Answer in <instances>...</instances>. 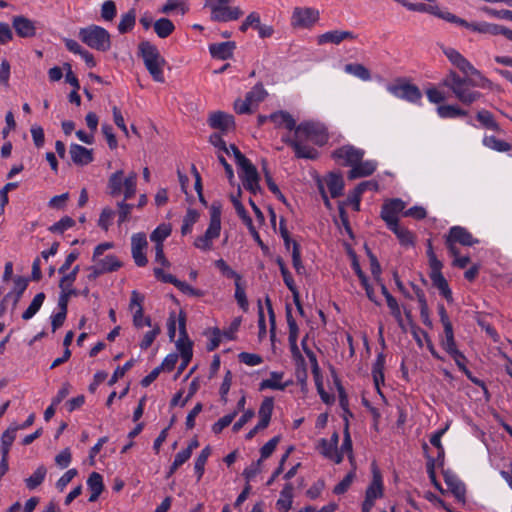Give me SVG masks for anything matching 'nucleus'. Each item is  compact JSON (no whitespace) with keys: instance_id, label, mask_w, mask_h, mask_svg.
<instances>
[{"instance_id":"obj_1","label":"nucleus","mask_w":512,"mask_h":512,"mask_svg":"<svg viewBox=\"0 0 512 512\" xmlns=\"http://www.w3.org/2000/svg\"><path fill=\"white\" fill-rule=\"evenodd\" d=\"M442 85L450 89L454 97L463 105L470 106L482 97V93L474 90L475 82L468 75L460 76L451 70L442 80Z\"/></svg>"},{"instance_id":"obj_2","label":"nucleus","mask_w":512,"mask_h":512,"mask_svg":"<svg viewBox=\"0 0 512 512\" xmlns=\"http://www.w3.org/2000/svg\"><path fill=\"white\" fill-rule=\"evenodd\" d=\"M139 56L143 59L144 65L153 80L164 82L163 66L165 59L161 56L156 45L149 41H142L138 45Z\"/></svg>"},{"instance_id":"obj_3","label":"nucleus","mask_w":512,"mask_h":512,"mask_svg":"<svg viewBox=\"0 0 512 512\" xmlns=\"http://www.w3.org/2000/svg\"><path fill=\"white\" fill-rule=\"evenodd\" d=\"M81 41L92 49L106 52L111 48V37L109 32L98 25H89L79 31Z\"/></svg>"},{"instance_id":"obj_4","label":"nucleus","mask_w":512,"mask_h":512,"mask_svg":"<svg viewBox=\"0 0 512 512\" xmlns=\"http://www.w3.org/2000/svg\"><path fill=\"white\" fill-rule=\"evenodd\" d=\"M295 135L301 137V139L312 141L317 145H323L328 138L323 126L310 121L298 124Z\"/></svg>"},{"instance_id":"obj_5","label":"nucleus","mask_w":512,"mask_h":512,"mask_svg":"<svg viewBox=\"0 0 512 512\" xmlns=\"http://www.w3.org/2000/svg\"><path fill=\"white\" fill-rule=\"evenodd\" d=\"M365 151L351 144L343 145L332 152V158L339 162L342 166L356 165L363 160Z\"/></svg>"},{"instance_id":"obj_6","label":"nucleus","mask_w":512,"mask_h":512,"mask_svg":"<svg viewBox=\"0 0 512 512\" xmlns=\"http://www.w3.org/2000/svg\"><path fill=\"white\" fill-rule=\"evenodd\" d=\"M206 6L211 10V20L216 22L234 21L243 15V11L239 7L219 4L215 0H207Z\"/></svg>"},{"instance_id":"obj_7","label":"nucleus","mask_w":512,"mask_h":512,"mask_svg":"<svg viewBox=\"0 0 512 512\" xmlns=\"http://www.w3.org/2000/svg\"><path fill=\"white\" fill-rule=\"evenodd\" d=\"M319 11L312 7H295L291 16L294 28H311L319 20Z\"/></svg>"},{"instance_id":"obj_8","label":"nucleus","mask_w":512,"mask_h":512,"mask_svg":"<svg viewBox=\"0 0 512 512\" xmlns=\"http://www.w3.org/2000/svg\"><path fill=\"white\" fill-rule=\"evenodd\" d=\"M143 301L144 296L140 294L138 291L133 290L131 292V298H130V304L129 309L133 312V325L136 328H142L143 326H152V320L149 316L144 317V310H143Z\"/></svg>"},{"instance_id":"obj_9","label":"nucleus","mask_w":512,"mask_h":512,"mask_svg":"<svg viewBox=\"0 0 512 512\" xmlns=\"http://www.w3.org/2000/svg\"><path fill=\"white\" fill-rule=\"evenodd\" d=\"M406 203L400 198H393L386 202L381 207V218L386 223L387 227L395 226L398 224V214L403 212Z\"/></svg>"},{"instance_id":"obj_10","label":"nucleus","mask_w":512,"mask_h":512,"mask_svg":"<svg viewBox=\"0 0 512 512\" xmlns=\"http://www.w3.org/2000/svg\"><path fill=\"white\" fill-rule=\"evenodd\" d=\"M241 195V190L239 189L238 190V195L237 196H231V201L233 203V206L236 210V213L237 215L241 218V220L243 221V223L246 225V227L248 228L251 236L253 237V239L257 242V244L262 248H267L265 246V244L263 243V241L261 240V237L259 235V233L257 232L254 224H253V221H252V218L249 216L248 212L246 211L245 207L243 206V204L241 203V201L238 199V197Z\"/></svg>"},{"instance_id":"obj_11","label":"nucleus","mask_w":512,"mask_h":512,"mask_svg":"<svg viewBox=\"0 0 512 512\" xmlns=\"http://www.w3.org/2000/svg\"><path fill=\"white\" fill-rule=\"evenodd\" d=\"M147 239L144 233H136L131 237V253L135 264L144 267L148 263L144 249L147 247Z\"/></svg>"},{"instance_id":"obj_12","label":"nucleus","mask_w":512,"mask_h":512,"mask_svg":"<svg viewBox=\"0 0 512 512\" xmlns=\"http://www.w3.org/2000/svg\"><path fill=\"white\" fill-rule=\"evenodd\" d=\"M389 91L394 96L407 100L411 103H418L422 98L420 89L416 85L410 83L390 86Z\"/></svg>"},{"instance_id":"obj_13","label":"nucleus","mask_w":512,"mask_h":512,"mask_svg":"<svg viewBox=\"0 0 512 512\" xmlns=\"http://www.w3.org/2000/svg\"><path fill=\"white\" fill-rule=\"evenodd\" d=\"M208 124L211 128L218 129L223 133H227L235 129L234 116L222 111L211 113L208 119Z\"/></svg>"},{"instance_id":"obj_14","label":"nucleus","mask_w":512,"mask_h":512,"mask_svg":"<svg viewBox=\"0 0 512 512\" xmlns=\"http://www.w3.org/2000/svg\"><path fill=\"white\" fill-rule=\"evenodd\" d=\"M221 232V207L213 204L210 208V222L203 234L210 244L219 238Z\"/></svg>"},{"instance_id":"obj_15","label":"nucleus","mask_w":512,"mask_h":512,"mask_svg":"<svg viewBox=\"0 0 512 512\" xmlns=\"http://www.w3.org/2000/svg\"><path fill=\"white\" fill-rule=\"evenodd\" d=\"M443 52L449 61L465 75L478 73L474 66L454 48H445Z\"/></svg>"},{"instance_id":"obj_16","label":"nucleus","mask_w":512,"mask_h":512,"mask_svg":"<svg viewBox=\"0 0 512 512\" xmlns=\"http://www.w3.org/2000/svg\"><path fill=\"white\" fill-rule=\"evenodd\" d=\"M383 479L380 471L375 464L372 465V481L365 492V499L375 502L376 499L383 496Z\"/></svg>"},{"instance_id":"obj_17","label":"nucleus","mask_w":512,"mask_h":512,"mask_svg":"<svg viewBox=\"0 0 512 512\" xmlns=\"http://www.w3.org/2000/svg\"><path fill=\"white\" fill-rule=\"evenodd\" d=\"M12 26L16 34L21 38H31L36 34L34 22L25 16H14L12 18Z\"/></svg>"},{"instance_id":"obj_18","label":"nucleus","mask_w":512,"mask_h":512,"mask_svg":"<svg viewBox=\"0 0 512 512\" xmlns=\"http://www.w3.org/2000/svg\"><path fill=\"white\" fill-rule=\"evenodd\" d=\"M356 35L352 31L331 30L317 37V43L323 45L326 43L340 44L344 40H354Z\"/></svg>"},{"instance_id":"obj_19","label":"nucleus","mask_w":512,"mask_h":512,"mask_svg":"<svg viewBox=\"0 0 512 512\" xmlns=\"http://www.w3.org/2000/svg\"><path fill=\"white\" fill-rule=\"evenodd\" d=\"M449 241H454L463 246H473L479 243V240L474 238L473 235L464 227L453 226L449 229L448 234Z\"/></svg>"},{"instance_id":"obj_20","label":"nucleus","mask_w":512,"mask_h":512,"mask_svg":"<svg viewBox=\"0 0 512 512\" xmlns=\"http://www.w3.org/2000/svg\"><path fill=\"white\" fill-rule=\"evenodd\" d=\"M235 49L236 43L234 41L213 43L209 45V52L211 56L219 60H228L232 58Z\"/></svg>"},{"instance_id":"obj_21","label":"nucleus","mask_w":512,"mask_h":512,"mask_svg":"<svg viewBox=\"0 0 512 512\" xmlns=\"http://www.w3.org/2000/svg\"><path fill=\"white\" fill-rule=\"evenodd\" d=\"M72 161L76 165H87L93 161V151L79 144H71L69 150Z\"/></svg>"},{"instance_id":"obj_22","label":"nucleus","mask_w":512,"mask_h":512,"mask_svg":"<svg viewBox=\"0 0 512 512\" xmlns=\"http://www.w3.org/2000/svg\"><path fill=\"white\" fill-rule=\"evenodd\" d=\"M443 476L448 489L455 496V498L458 501L464 502L466 495V487L464 483L456 475L449 472H444Z\"/></svg>"},{"instance_id":"obj_23","label":"nucleus","mask_w":512,"mask_h":512,"mask_svg":"<svg viewBox=\"0 0 512 512\" xmlns=\"http://www.w3.org/2000/svg\"><path fill=\"white\" fill-rule=\"evenodd\" d=\"M377 168V162L374 160L360 161L353 165L348 172V179L354 180L361 177H368L372 175Z\"/></svg>"},{"instance_id":"obj_24","label":"nucleus","mask_w":512,"mask_h":512,"mask_svg":"<svg viewBox=\"0 0 512 512\" xmlns=\"http://www.w3.org/2000/svg\"><path fill=\"white\" fill-rule=\"evenodd\" d=\"M414 12L428 13L449 23L451 22V16L453 15V13L448 10L441 9L436 2L430 4L415 3Z\"/></svg>"},{"instance_id":"obj_25","label":"nucleus","mask_w":512,"mask_h":512,"mask_svg":"<svg viewBox=\"0 0 512 512\" xmlns=\"http://www.w3.org/2000/svg\"><path fill=\"white\" fill-rule=\"evenodd\" d=\"M269 121L273 122L275 127H285L289 131H295L297 124L293 116L283 110L276 111L269 115Z\"/></svg>"},{"instance_id":"obj_26","label":"nucleus","mask_w":512,"mask_h":512,"mask_svg":"<svg viewBox=\"0 0 512 512\" xmlns=\"http://www.w3.org/2000/svg\"><path fill=\"white\" fill-rule=\"evenodd\" d=\"M88 489L91 495L88 499L89 502H95L104 490L103 477L98 472H92L87 479Z\"/></svg>"},{"instance_id":"obj_27","label":"nucleus","mask_w":512,"mask_h":512,"mask_svg":"<svg viewBox=\"0 0 512 512\" xmlns=\"http://www.w3.org/2000/svg\"><path fill=\"white\" fill-rule=\"evenodd\" d=\"M384 367H385V355L383 353H379L376 357L375 362L372 366V377L376 387L377 392L381 397H384L381 390L380 385L384 383Z\"/></svg>"},{"instance_id":"obj_28","label":"nucleus","mask_w":512,"mask_h":512,"mask_svg":"<svg viewBox=\"0 0 512 512\" xmlns=\"http://www.w3.org/2000/svg\"><path fill=\"white\" fill-rule=\"evenodd\" d=\"M437 113L440 118L443 119H455L460 117H467L469 112L460 108L458 105H439L437 107Z\"/></svg>"},{"instance_id":"obj_29","label":"nucleus","mask_w":512,"mask_h":512,"mask_svg":"<svg viewBox=\"0 0 512 512\" xmlns=\"http://www.w3.org/2000/svg\"><path fill=\"white\" fill-rule=\"evenodd\" d=\"M397 237L399 243L404 247H412L415 244L414 234L405 227L398 224L388 227Z\"/></svg>"},{"instance_id":"obj_30","label":"nucleus","mask_w":512,"mask_h":512,"mask_svg":"<svg viewBox=\"0 0 512 512\" xmlns=\"http://www.w3.org/2000/svg\"><path fill=\"white\" fill-rule=\"evenodd\" d=\"M293 485L287 483L280 492V498L276 502L279 511L287 512L292 507L293 501Z\"/></svg>"},{"instance_id":"obj_31","label":"nucleus","mask_w":512,"mask_h":512,"mask_svg":"<svg viewBox=\"0 0 512 512\" xmlns=\"http://www.w3.org/2000/svg\"><path fill=\"white\" fill-rule=\"evenodd\" d=\"M326 182L332 198H337L343 194L344 180L340 173H330Z\"/></svg>"},{"instance_id":"obj_32","label":"nucleus","mask_w":512,"mask_h":512,"mask_svg":"<svg viewBox=\"0 0 512 512\" xmlns=\"http://www.w3.org/2000/svg\"><path fill=\"white\" fill-rule=\"evenodd\" d=\"M430 279L433 285L439 290L440 294L448 301H452V291L449 288L448 282L440 273H430Z\"/></svg>"},{"instance_id":"obj_33","label":"nucleus","mask_w":512,"mask_h":512,"mask_svg":"<svg viewBox=\"0 0 512 512\" xmlns=\"http://www.w3.org/2000/svg\"><path fill=\"white\" fill-rule=\"evenodd\" d=\"M104 273H110L117 271L122 267V262L115 255H106L104 258L98 257L97 260H93Z\"/></svg>"},{"instance_id":"obj_34","label":"nucleus","mask_w":512,"mask_h":512,"mask_svg":"<svg viewBox=\"0 0 512 512\" xmlns=\"http://www.w3.org/2000/svg\"><path fill=\"white\" fill-rule=\"evenodd\" d=\"M270 376V379H264L261 381L259 387L260 390L273 389L283 391L287 387V384L280 383V380L284 376L283 372L273 371L270 373Z\"/></svg>"},{"instance_id":"obj_35","label":"nucleus","mask_w":512,"mask_h":512,"mask_svg":"<svg viewBox=\"0 0 512 512\" xmlns=\"http://www.w3.org/2000/svg\"><path fill=\"white\" fill-rule=\"evenodd\" d=\"M450 23L465 27L473 32H478V33H483V34H488V30H489L488 29L489 23H487V22L470 23V22H467L465 19H462V18L456 16L455 14H453L451 16Z\"/></svg>"},{"instance_id":"obj_36","label":"nucleus","mask_w":512,"mask_h":512,"mask_svg":"<svg viewBox=\"0 0 512 512\" xmlns=\"http://www.w3.org/2000/svg\"><path fill=\"white\" fill-rule=\"evenodd\" d=\"M46 475L47 468L44 465L38 466L32 475L24 480L27 489H36L44 482Z\"/></svg>"},{"instance_id":"obj_37","label":"nucleus","mask_w":512,"mask_h":512,"mask_svg":"<svg viewBox=\"0 0 512 512\" xmlns=\"http://www.w3.org/2000/svg\"><path fill=\"white\" fill-rule=\"evenodd\" d=\"M476 118L480 122L482 127L495 132L500 131V126L495 121L494 116L490 111L486 109H481L477 112Z\"/></svg>"},{"instance_id":"obj_38","label":"nucleus","mask_w":512,"mask_h":512,"mask_svg":"<svg viewBox=\"0 0 512 512\" xmlns=\"http://www.w3.org/2000/svg\"><path fill=\"white\" fill-rule=\"evenodd\" d=\"M29 280L26 277L17 276L14 278V289L11 291L13 292L12 296V307L13 309L16 308L18 302L20 301L23 293L27 289Z\"/></svg>"},{"instance_id":"obj_39","label":"nucleus","mask_w":512,"mask_h":512,"mask_svg":"<svg viewBox=\"0 0 512 512\" xmlns=\"http://www.w3.org/2000/svg\"><path fill=\"white\" fill-rule=\"evenodd\" d=\"M154 31L159 38H167L175 30L173 22L168 18H160L153 24Z\"/></svg>"},{"instance_id":"obj_40","label":"nucleus","mask_w":512,"mask_h":512,"mask_svg":"<svg viewBox=\"0 0 512 512\" xmlns=\"http://www.w3.org/2000/svg\"><path fill=\"white\" fill-rule=\"evenodd\" d=\"M124 185L123 171L118 170L110 175L108 179V189L111 196L115 197L121 194Z\"/></svg>"},{"instance_id":"obj_41","label":"nucleus","mask_w":512,"mask_h":512,"mask_svg":"<svg viewBox=\"0 0 512 512\" xmlns=\"http://www.w3.org/2000/svg\"><path fill=\"white\" fill-rule=\"evenodd\" d=\"M45 298H46V296H45V293H43V292L36 294L34 296L33 300L31 301L30 305L28 306V308L23 312L22 319L30 320L31 318H33L36 315V313L40 310V308L42 307Z\"/></svg>"},{"instance_id":"obj_42","label":"nucleus","mask_w":512,"mask_h":512,"mask_svg":"<svg viewBox=\"0 0 512 512\" xmlns=\"http://www.w3.org/2000/svg\"><path fill=\"white\" fill-rule=\"evenodd\" d=\"M135 23H136L135 9H130L127 13H125L121 16V19H120L117 29L120 34H126L134 28Z\"/></svg>"},{"instance_id":"obj_43","label":"nucleus","mask_w":512,"mask_h":512,"mask_svg":"<svg viewBox=\"0 0 512 512\" xmlns=\"http://www.w3.org/2000/svg\"><path fill=\"white\" fill-rule=\"evenodd\" d=\"M344 71L348 74H351L363 81H368L371 79L370 71L362 64L358 63H349L344 67Z\"/></svg>"},{"instance_id":"obj_44","label":"nucleus","mask_w":512,"mask_h":512,"mask_svg":"<svg viewBox=\"0 0 512 512\" xmlns=\"http://www.w3.org/2000/svg\"><path fill=\"white\" fill-rule=\"evenodd\" d=\"M306 140H304L302 138V140L300 141V143L298 144V146L296 147V149L294 150L295 152V157L298 158V159H308V160H315L318 158L319 156V152L311 147V146H308V145H305L304 142Z\"/></svg>"},{"instance_id":"obj_45","label":"nucleus","mask_w":512,"mask_h":512,"mask_svg":"<svg viewBox=\"0 0 512 512\" xmlns=\"http://www.w3.org/2000/svg\"><path fill=\"white\" fill-rule=\"evenodd\" d=\"M200 214L197 210L189 208L183 218L181 226V234L183 236L192 232L194 224L198 221Z\"/></svg>"},{"instance_id":"obj_46","label":"nucleus","mask_w":512,"mask_h":512,"mask_svg":"<svg viewBox=\"0 0 512 512\" xmlns=\"http://www.w3.org/2000/svg\"><path fill=\"white\" fill-rule=\"evenodd\" d=\"M239 177L242 181V183L251 182L255 180H260L259 173L256 169V167L251 163V161H248L241 167H239Z\"/></svg>"},{"instance_id":"obj_47","label":"nucleus","mask_w":512,"mask_h":512,"mask_svg":"<svg viewBox=\"0 0 512 512\" xmlns=\"http://www.w3.org/2000/svg\"><path fill=\"white\" fill-rule=\"evenodd\" d=\"M210 455H211V448H210V446H206L205 448L202 449V451L200 452V454L197 456V458L195 460L194 471H195V474L197 475L198 481L202 478V476L204 474L205 465H206V462Z\"/></svg>"},{"instance_id":"obj_48","label":"nucleus","mask_w":512,"mask_h":512,"mask_svg":"<svg viewBox=\"0 0 512 512\" xmlns=\"http://www.w3.org/2000/svg\"><path fill=\"white\" fill-rule=\"evenodd\" d=\"M171 232L172 228L170 224H160L150 234V240L154 242L155 245L163 244L164 240L170 236Z\"/></svg>"},{"instance_id":"obj_49","label":"nucleus","mask_w":512,"mask_h":512,"mask_svg":"<svg viewBox=\"0 0 512 512\" xmlns=\"http://www.w3.org/2000/svg\"><path fill=\"white\" fill-rule=\"evenodd\" d=\"M483 145L497 152H508L511 150V144L496 138L495 136H485Z\"/></svg>"},{"instance_id":"obj_50","label":"nucleus","mask_w":512,"mask_h":512,"mask_svg":"<svg viewBox=\"0 0 512 512\" xmlns=\"http://www.w3.org/2000/svg\"><path fill=\"white\" fill-rule=\"evenodd\" d=\"M441 346L448 354L457 350L452 325H446L444 328V337L441 339Z\"/></svg>"},{"instance_id":"obj_51","label":"nucleus","mask_w":512,"mask_h":512,"mask_svg":"<svg viewBox=\"0 0 512 512\" xmlns=\"http://www.w3.org/2000/svg\"><path fill=\"white\" fill-rule=\"evenodd\" d=\"M267 96V91L264 89L262 83H257L249 92L246 93L245 98L247 102L253 105H258Z\"/></svg>"},{"instance_id":"obj_52","label":"nucleus","mask_w":512,"mask_h":512,"mask_svg":"<svg viewBox=\"0 0 512 512\" xmlns=\"http://www.w3.org/2000/svg\"><path fill=\"white\" fill-rule=\"evenodd\" d=\"M176 347L180 352L182 360H185V362H190L193 356V343L189 339L179 337V339L176 341Z\"/></svg>"},{"instance_id":"obj_53","label":"nucleus","mask_w":512,"mask_h":512,"mask_svg":"<svg viewBox=\"0 0 512 512\" xmlns=\"http://www.w3.org/2000/svg\"><path fill=\"white\" fill-rule=\"evenodd\" d=\"M368 189L377 190L378 189L377 182L363 181L355 187V210L356 211H358L360 209L361 195Z\"/></svg>"},{"instance_id":"obj_54","label":"nucleus","mask_w":512,"mask_h":512,"mask_svg":"<svg viewBox=\"0 0 512 512\" xmlns=\"http://www.w3.org/2000/svg\"><path fill=\"white\" fill-rule=\"evenodd\" d=\"M74 225H75V221L71 217L64 216L59 221H57L53 225H51L48 228V230L52 233L62 234L66 230L72 228Z\"/></svg>"},{"instance_id":"obj_55","label":"nucleus","mask_w":512,"mask_h":512,"mask_svg":"<svg viewBox=\"0 0 512 512\" xmlns=\"http://www.w3.org/2000/svg\"><path fill=\"white\" fill-rule=\"evenodd\" d=\"M136 179L137 175L136 173L132 172L130 173L125 179H124V199L129 200L131 199L135 193H136Z\"/></svg>"},{"instance_id":"obj_56","label":"nucleus","mask_w":512,"mask_h":512,"mask_svg":"<svg viewBox=\"0 0 512 512\" xmlns=\"http://www.w3.org/2000/svg\"><path fill=\"white\" fill-rule=\"evenodd\" d=\"M274 408V399L272 397H265L258 410L259 418L271 421V416Z\"/></svg>"},{"instance_id":"obj_57","label":"nucleus","mask_w":512,"mask_h":512,"mask_svg":"<svg viewBox=\"0 0 512 512\" xmlns=\"http://www.w3.org/2000/svg\"><path fill=\"white\" fill-rule=\"evenodd\" d=\"M355 478V468L347 473V475L334 487L333 493L336 495L344 494L351 486Z\"/></svg>"},{"instance_id":"obj_58","label":"nucleus","mask_w":512,"mask_h":512,"mask_svg":"<svg viewBox=\"0 0 512 512\" xmlns=\"http://www.w3.org/2000/svg\"><path fill=\"white\" fill-rule=\"evenodd\" d=\"M292 264L297 274L302 275L305 272V268L301 260L300 245L298 242H293Z\"/></svg>"},{"instance_id":"obj_59","label":"nucleus","mask_w":512,"mask_h":512,"mask_svg":"<svg viewBox=\"0 0 512 512\" xmlns=\"http://www.w3.org/2000/svg\"><path fill=\"white\" fill-rule=\"evenodd\" d=\"M236 416H237V411H233L232 413L223 416L222 418H220L217 422H215L212 425V432L214 434L221 433L224 428L228 427L232 423V421L234 420V418Z\"/></svg>"},{"instance_id":"obj_60","label":"nucleus","mask_w":512,"mask_h":512,"mask_svg":"<svg viewBox=\"0 0 512 512\" xmlns=\"http://www.w3.org/2000/svg\"><path fill=\"white\" fill-rule=\"evenodd\" d=\"M215 266L221 271V273L227 278H232L235 281H241L242 277L236 271H234L223 259L215 261Z\"/></svg>"},{"instance_id":"obj_61","label":"nucleus","mask_w":512,"mask_h":512,"mask_svg":"<svg viewBox=\"0 0 512 512\" xmlns=\"http://www.w3.org/2000/svg\"><path fill=\"white\" fill-rule=\"evenodd\" d=\"M235 299L239 305V307L243 311H247L249 307V303L247 300L246 292L244 288L241 286V281H235Z\"/></svg>"},{"instance_id":"obj_62","label":"nucleus","mask_w":512,"mask_h":512,"mask_svg":"<svg viewBox=\"0 0 512 512\" xmlns=\"http://www.w3.org/2000/svg\"><path fill=\"white\" fill-rule=\"evenodd\" d=\"M117 14L116 4L112 0L105 1L101 6V17L105 21H112Z\"/></svg>"},{"instance_id":"obj_63","label":"nucleus","mask_w":512,"mask_h":512,"mask_svg":"<svg viewBox=\"0 0 512 512\" xmlns=\"http://www.w3.org/2000/svg\"><path fill=\"white\" fill-rule=\"evenodd\" d=\"M18 427L9 426L1 435V446L5 448H11L13 442L16 439Z\"/></svg>"},{"instance_id":"obj_64","label":"nucleus","mask_w":512,"mask_h":512,"mask_svg":"<svg viewBox=\"0 0 512 512\" xmlns=\"http://www.w3.org/2000/svg\"><path fill=\"white\" fill-rule=\"evenodd\" d=\"M449 355L453 358L459 370L463 372L466 377H470V370L466 367V363L468 361L466 356L458 349Z\"/></svg>"}]
</instances>
